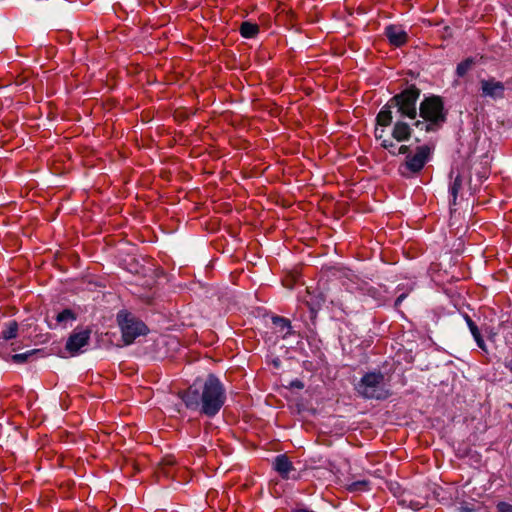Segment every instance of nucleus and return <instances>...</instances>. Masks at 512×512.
<instances>
[{
  "label": "nucleus",
  "mask_w": 512,
  "mask_h": 512,
  "mask_svg": "<svg viewBox=\"0 0 512 512\" xmlns=\"http://www.w3.org/2000/svg\"><path fill=\"white\" fill-rule=\"evenodd\" d=\"M406 297V294H401L397 297V299L395 300V306H399L402 301L405 299Z\"/></svg>",
  "instance_id": "obj_27"
},
{
  "label": "nucleus",
  "mask_w": 512,
  "mask_h": 512,
  "mask_svg": "<svg viewBox=\"0 0 512 512\" xmlns=\"http://www.w3.org/2000/svg\"><path fill=\"white\" fill-rule=\"evenodd\" d=\"M117 323L126 345L132 344L137 337L146 335L148 332V328L143 321L125 310L118 312Z\"/></svg>",
  "instance_id": "obj_5"
},
{
  "label": "nucleus",
  "mask_w": 512,
  "mask_h": 512,
  "mask_svg": "<svg viewBox=\"0 0 512 512\" xmlns=\"http://www.w3.org/2000/svg\"><path fill=\"white\" fill-rule=\"evenodd\" d=\"M458 511L459 512H476L475 509L472 507V506H469V505H461L459 508H458Z\"/></svg>",
  "instance_id": "obj_25"
},
{
  "label": "nucleus",
  "mask_w": 512,
  "mask_h": 512,
  "mask_svg": "<svg viewBox=\"0 0 512 512\" xmlns=\"http://www.w3.org/2000/svg\"><path fill=\"white\" fill-rule=\"evenodd\" d=\"M76 318V313L73 310L67 308L57 314L56 321L59 325L66 327L68 322L75 321Z\"/></svg>",
  "instance_id": "obj_17"
},
{
  "label": "nucleus",
  "mask_w": 512,
  "mask_h": 512,
  "mask_svg": "<svg viewBox=\"0 0 512 512\" xmlns=\"http://www.w3.org/2000/svg\"><path fill=\"white\" fill-rule=\"evenodd\" d=\"M462 188V177L460 175H457L453 181V183L450 186V194L452 196V204H456V200L458 197V193Z\"/></svg>",
  "instance_id": "obj_22"
},
{
  "label": "nucleus",
  "mask_w": 512,
  "mask_h": 512,
  "mask_svg": "<svg viewBox=\"0 0 512 512\" xmlns=\"http://www.w3.org/2000/svg\"><path fill=\"white\" fill-rule=\"evenodd\" d=\"M392 136L398 142L406 141L411 137V128L407 123L398 121L394 124Z\"/></svg>",
  "instance_id": "obj_13"
},
{
  "label": "nucleus",
  "mask_w": 512,
  "mask_h": 512,
  "mask_svg": "<svg viewBox=\"0 0 512 512\" xmlns=\"http://www.w3.org/2000/svg\"><path fill=\"white\" fill-rule=\"evenodd\" d=\"M260 28L256 23H252L250 21H244L241 23L239 27L240 35L243 38L251 39L256 37L259 34Z\"/></svg>",
  "instance_id": "obj_16"
},
{
  "label": "nucleus",
  "mask_w": 512,
  "mask_h": 512,
  "mask_svg": "<svg viewBox=\"0 0 512 512\" xmlns=\"http://www.w3.org/2000/svg\"><path fill=\"white\" fill-rule=\"evenodd\" d=\"M19 325L15 320L7 322L0 333V357L8 359L9 352H6V344L9 340L15 339L18 335Z\"/></svg>",
  "instance_id": "obj_9"
},
{
  "label": "nucleus",
  "mask_w": 512,
  "mask_h": 512,
  "mask_svg": "<svg viewBox=\"0 0 512 512\" xmlns=\"http://www.w3.org/2000/svg\"><path fill=\"white\" fill-rule=\"evenodd\" d=\"M186 408L212 418L219 413L226 401V391L221 381L213 374L203 383L196 382L179 393Z\"/></svg>",
  "instance_id": "obj_1"
},
{
  "label": "nucleus",
  "mask_w": 512,
  "mask_h": 512,
  "mask_svg": "<svg viewBox=\"0 0 512 512\" xmlns=\"http://www.w3.org/2000/svg\"><path fill=\"white\" fill-rule=\"evenodd\" d=\"M420 117L427 122L426 132H434L446 122L447 113L441 96L431 95L425 97L419 106Z\"/></svg>",
  "instance_id": "obj_2"
},
{
  "label": "nucleus",
  "mask_w": 512,
  "mask_h": 512,
  "mask_svg": "<svg viewBox=\"0 0 512 512\" xmlns=\"http://www.w3.org/2000/svg\"><path fill=\"white\" fill-rule=\"evenodd\" d=\"M272 324L275 332L279 334L282 339H286L294 334L290 320L285 317L273 316Z\"/></svg>",
  "instance_id": "obj_12"
},
{
  "label": "nucleus",
  "mask_w": 512,
  "mask_h": 512,
  "mask_svg": "<svg viewBox=\"0 0 512 512\" xmlns=\"http://www.w3.org/2000/svg\"><path fill=\"white\" fill-rule=\"evenodd\" d=\"M481 95L492 99H502L505 94V85L503 82L491 77L480 80Z\"/></svg>",
  "instance_id": "obj_8"
},
{
  "label": "nucleus",
  "mask_w": 512,
  "mask_h": 512,
  "mask_svg": "<svg viewBox=\"0 0 512 512\" xmlns=\"http://www.w3.org/2000/svg\"><path fill=\"white\" fill-rule=\"evenodd\" d=\"M420 94L421 90L415 84H411L390 98V106L396 107L402 117L415 119L417 116L416 103Z\"/></svg>",
  "instance_id": "obj_4"
},
{
  "label": "nucleus",
  "mask_w": 512,
  "mask_h": 512,
  "mask_svg": "<svg viewBox=\"0 0 512 512\" xmlns=\"http://www.w3.org/2000/svg\"><path fill=\"white\" fill-rule=\"evenodd\" d=\"M389 142H390L389 140H384V141L382 142V146H383L385 149H388Z\"/></svg>",
  "instance_id": "obj_29"
},
{
  "label": "nucleus",
  "mask_w": 512,
  "mask_h": 512,
  "mask_svg": "<svg viewBox=\"0 0 512 512\" xmlns=\"http://www.w3.org/2000/svg\"><path fill=\"white\" fill-rule=\"evenodd\" d=\"M394 106H390V100L381 108L377 114L376 121L380 126H389L392 123V111Z\"/></svg>",
  "instance_id": "obj_15"
},
{
  "label": "nucleus",
  "mask_w": 512,
  "mask_h": 512,
  "mask_svg": "<svg viewBox=\"0 0 512 512\" xmlns=\"http://www.w3.org/2000/svg\"><path fill=\"white\" fill-rule=\"evenodd\" d=\"M395 148V144L393 142H389L388 149Z\"/></svg>",
  "instance_id": "obj_30"
},
{
  "label": "nucleus",
  "mask_w": 512,
  "mask_h": 512,
  "mask_svg": "<svg viewBox=\"0 0 512 512\" xmlns=\"http://www.w3.org/2000/svg\"><path fill=\"white\" fill-rule=\"evenodd\" d=\"M273 468L284 480L290 479V473L295 471L293 463L286 454H280L274 458ZM292 479H297V477L293 476Z\"/></svg>",
  "instance_id": "obj_10"
},
{
  "label": "nucleus",
  "mask_w": 512,
  "mask_h": 512,
  "mask_svg": "<svg viewBox=\"0 0 512 512\" xmlns=\"http://www.w3.org/2000/svg\"><path fill=\"white\" fill-rule=\"evenodd\" d=\"M431 148L428 145L417 146L413 154L406 155L404 163L399 166V172L404 177H411L422 171L431 156Z\"/></svg>",
  "instance_id": "obj_6"
},
{
  "label": "nucleus",
  "mask_w": 512,
  "mask_h": 512,
  "mask_svg": "<svg viewBox=\"0 0 512 512\" xmlns=\"http://www.w3.org/2000/svg\"><path fill=\"white\" fill-rule=\"evenodd\" d=\"M402 502L413 510H420L428 504L427 497L418 496L415 497L411 493H407L403 496Z\"/></svg>",
  "instance_id": "obj_14"
},
{
  "label": "nucleus",
  "mask_w": 512,
  "mask_h": 512,
  "mask_svg": "<svg viewBox=\"0 0 512 512\" xmlns=\"http://www.w3.org/2000/svg\"><path fill=\"white\" fill-rule=\"evenodd\" d=\"M409 151H410V147L407 146V145H401L399 148H398V152L396 153L395 151H392L390 150V153L392 155H397V154H409Z\"/></svg>",
  "instance_id": "obj_24"
},
{
  "label": "nucleus",
  "mask_w": 512,
  "mask_h": 512,
  "mask_svg": "<svg viewBox=\"0 0 512 512\" xmlns=\"http://www.w3.org/2000/svg\"><path fill=\"white\" fill-rule=\"evenodd\" d=\"M427 124V122L424 120V121H420V120H417L414 125L415 127L417 128H420V129H423L425 130V125Z\"/></svg>",
  "instance_id": "obj_26"
},
{
  "label": "nucleus",
  "mask_w": 512,
  "mask_h": 512,
  "mask_svg": "<svg viewBox=\"0 0 512 512\" xmlns=\"http://www.w3.org/2000/svg\"><path fill=\"white\" fill-rule=\"evenodd\" d=\"M384 374L381 371L365 373L355 385V391L364 399L385 400L390 396L383 386Z\"/></svg>",
  "instance_id": "obj_3"
},
{
  "label": "nucleus",
  "mask_w": 512,
  "mask_h": 512,
  "mask_svg": "<svg viewBox=\"0 0 512 512\" xmlns=\"http://www.w3.org/2000/svg\"><path fill=\"white\" fill-rule=\"evenodd\" d=\"M293 385L297 388H303V383L301 381H295L293 382Z\"/></svg>",
  "instance_id": "obj_28"
},
{
  "label": "nucleus",
  "mask_w": 512,
  "mask_h": 512,
  "mask_svg": "<svg viewBox=\"0 0 512 512\" xmlns=\"http://www.w3.org/2000/svg\"><path fill=\"white\" fill-rule=\"evenodd\" d=\"M91 330L89 328L80 331L74 330L67 339L65 349L71 354H77L80 349L88 345L90 341Z\"/></svg>",
  "instance_id": "obj_7"
},
{
  "label": "nucleus",
  "mask_w": 512,
  "mask_h": 512,
  "mask_svg": "<svg viewBox=\"0 0 512 512\" xmlns=\"http://www.w3.org/2000/svg\"><path fill=\"white\" fill-rule=\"evenodd\" d=\"M36 350H30V351H27L25 353H20V354H14V355H11L9 353V357L8 359H4L5 361H11L15 364H23L25 362L28 361V359L33 355L35 354Z\"/></svg>",
  "instance_id": "obj_20"
},
{
  "label": "nucleus",
  "mask_w": 512,
  "mask_h": 512,
  "mask_svg": "<svg viewBox=\"0 0 512 512\" xmlns=\"http://www.w3.org/2000/svg\"><path fill=\"white\" fill-rule=\"evenodd\" d=\"M474 60L472 58H466L461 61L456 67V74L458 77H464L468 71L472 68Z\"/></svg>",
  "instance_id": "obj_21"
},
{
  "label": "nucleus",
  "mask_w": 512,
  "mask_h": 512,
  "mask_svg": "<svg viewBox=\"0 0 512 512\" xmlns=\"http://www.w3.org/2000/svg\"><path fill=\"white\" fill-rule=\"evenodd\" d=\"M466 320H467V324L469 326V329L475 339V341L477 342V345L480 347V348H484V340L481 336V333L477 327V325L475 324V322L470 318V317H466Z\"/></svg>",
  "instance_id": "obj_19"
},
{
  "label": "nucleus",
  "mask_w": 512,
  "mask_h": 512,
  "mask_svg": "<svg viewBox=\"0 0 512 512\" xmlns=\"http://www.w3.org/2000/svg\"><path fill=\"white\" fill-rule=\"evenodd\" d=\"M496 508L498 512H512V505L507 502H499Z\"/></svg>",
  "instance_id": "obj_23"
},
{
  "label": "nucleus",
  "mask_w": 512,
  "mask_h": 512,
  "mask_svg": "<svg viewBox=\"0 0 512 512\" xmlns=\"http://www.w3.org/2000/svg\"><path fill=\"white\" fill-rule=\"evenodd\" d=\"M385 36L389 43L395 47H401L408 41V34L399 25H389L385 28Z\"/></svg>",
  "instance_id": "obj_11"
},
{
  "label": "nucleus",
  "mask_w": 512,
  "mask_h": 512,
  "mask_svg": "<svg viewBox=\"0 0 512 512\" xmlns=\"http://www.w3.org/2000/svg\"><path fill=\"white\" fill-rule=\"evenodd\" d=\"M349 492H364L370 490V482L368 480L353 481L346 486Z\"/></svg>",
  "instance_id": "obj_18"
}]
</instances>
